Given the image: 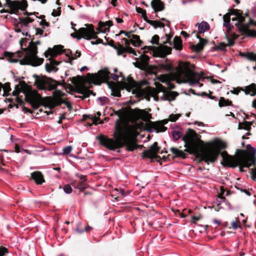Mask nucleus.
<instances>
[{
	"label": "nucleus",
	"mask_w": 256,
	"mask_h": 256,
	"mask_svg": "<svg viewBox=\"0 0 256 256\" xmlns=\"http://www.w3.org/2000/svg\"><path fill=\"white\" fill-rule=\"evenodd\" d=\"M140 62H136V66L143 69L146 67V62L149 60V57L146 55L142 54L140 56Z\"/></svg>",
	"instance_id": "a878e982"
},
{
	"label": "nucleus",
	"mask_w": 256,
	"mask_h": 256,
	"mask_svg": "<svg viewBox=\"0 0 256 256\" xmlns=\"http://www.w3.org/2000/svg\"><path fill=\"white\" fill-rule=\"evenodd\" d=\"M172 136L174 140H178L182 136V133L179 130H174L172 132Z\"/></svg>",
	"instance_id": "4c0bfd02"
},
{
	"label": "nucleus",
	"mask_w": 256,
	"mask_h": 256,
	"mask_svg": "<svg viewBox=\"0 0 256 256\" xmlns=\"http://www.w3.org/2000/svg\"><path fill=\"white\" fill-rule=\"evenodd\" d=\"M78 93L82 94L84 98L89 97L90 94L94 96L96 94L94 92L84 86H80L78 88Z\"/></svg>",
	"instance_id": "b1692460"
},
{
	"label": "nucleus",
	"mask_w": 256,
	"mask_h": 256,
	"mask_svg": "<svg viewBox=\"0 0 256 256\" xmlns=\"http://www.w3.org/2000/svg\"><path fill=\"white\" fill-rule=\"evenodd\" d=\"M20 22L22 25L26 27L29 23L33 22L34 20L30 17H26L24 18H19Z\"/></svg>",
	"instance_id": "473e14b6"
},
{
	"label": "nucleus",
	"mask_w": 256,
	"mask_h": 256,
	"mask_svg": "<svg viewBox=\"0 0 256 256\" xmlns=\"http://www.w3.org/2000/svg\"><path fill=\"white\" fill-rule=\"evenodd\" d=\"M98 100L100 102V105L103 106L104 104V102L107 100L108 98L106 96H102L98 98Z\"/></svg>",
	"instance_id": "8fccbe9b"
},
{
	"label": "nucleus",
	"mask_w": 256,
	"mask_h": 256,
	"mask_svg": "<svg viewBox=\"0 0 256 256\" xmlns=\"http://www.w3.org/2000/svg\"><path fill=\"white\" fill-rule=\"evenodd\" d=\"M23 92L24 94L26 101L32 104L34 108H38V106H34L35 101L40 96L37 92L36 90H24Z\"/></svg>",
	"instance_id": "dca6fc26"
},
{
	"label": "nucleus",
	"mask_w": 256,
	"mask_h": 256,
	"mask_svg": "<svg viewBox=\"0 0 256 256\" xmlns=\"http://www.w3.org/2000/svg\"><path fill=\"white\" fill-rule=\"evenodd\" d=\"M234 10H238V11H239L240 12V14L242 16V17L244 16V18L248 16V13H245L244 15L242 14V12L240 10H230V14L231 15H233L235 17L234 18H232V21H234L235 20H236L238 21V20L236 18V16L234 14Z\"/></svg>",
	"instance_id": "58836bf2"
},
{
	"label": "nucleus",
	"mask_w": 256,
	"mask_h": 256,
	"mask_svg": "<svg viewBox=\"0 0 256 256\" xmlns=\"http://www.w3.org/2000/svg\"><path fill=\"white\" fill-rule=\"evenodd\" d=\"M6 0L10 8V14H16L19 10H24L28 6L26 0H22V2L12 1L11 0Z\"/></svg>",
	"instance_id": "4468645a"
},
{
	"label": "nucleus",
	"mask_w": 256,
	"mask_h": 256,
	"mask_svg": "<svg viewBox=\"0 0 256 256\" xmlns=\"http://www.w3.org/2000/svg\"><path fill=\"white\" fill-rule=\"evenodd\" d=\"M63 46H56L53 48H48V50L44 53L46 58L49 56L50 63H46L45 64L46 70L48 72L52 71L56 72L58 69L56 66L58 65L60 62L56 61L53 58V57L56 56L58 54L60 53L62 50Z\"/></svg>",
	"instance_id": "6e6552de"
},
{
	"label": "nucleus",
	"mask_w": 256,
	"mask_h": 256,
	"mask_svg": "<svg viewBox=\"0 0 256 256\" xmlns=\"http://www.w3.org/2000/svg\"><path fill=\"white\" fill-rule=\"evenodd\" d=\"M234 14L236 16L238 22L235 24L240 32L244 33L248 36L256 37V30H250L248 24H243L244 16L240 14L238 10H234Z\"/></svg>",
	"instance_id": "9b49d317"
},
{
	"label": "nucleus",
	"mask_w": 256,
	"mask_h": 256,
	"mask_svg": "<svg viewBox=\"0 0 256 256\" xmlns=\"http://www.w3.org/2000/svg\"><path fill=\"white\" fill-rule=\"evenodd\" d=\"M135 113L137 116L144 120L146 122H150L152 124L153 131L156 133L159 132H164L166 130V128L164 126L168 122V120H164L156 122H152L150 121L152 118L151 115L144 110L135 109Z\"/></svg>",
	"instance_id": "423d86ee"
},
{
	"label": "nucleus",
	"mask_w": 256,
	"mask_h": 256,
	"mask_svg": "<svg viewBox=\"0 0 256 256\" xmlns=\"http://www.w3.org/2000/svg\"><path fill=\"white\" fill-rule=\"evenodd\" d=\"M156 89L155 90V94H156L158 93H159L160 92H162L163 94H164V92L165 91V88L164 87L162 84L160 83L156 82Z\"/></svg>",
	"instance_id": "e433bc0d"
},
{
	"label": "nucleus",
	"mask_w": 256,
	"mask_h": 256,
	"mask_svg": "<svg viewBox=\"0 0 256 256\" xmlns=\"http://www.w3.org/2000/svg\"><path fill=\"white\" fill-rule=\"evenodd\" d=\"M81 224H82V223L80 222H79L78 223V224L76 228V230H76V234H82L84 232H90V231L92 230V228L91 226H86L84 228L80 230L78 228V226L80 225Z\"/></svg>",
	"instance_id": "2f4dec72"
},
{
	"label": "nucleus",
	"mask_w": 256,
	"mask_h": 256,
	"mask_svg": "<svg viewBox=\"0 0 256 256\" xmlns=\"http://www.w3.org/2000/svg\"><path fill=\"white\" fill-rule=\"evenodd\" d=\"M218 105L220 107L230 106L232 105V102L221 97L219 100Z\"/></svg>",
	"instance_id": "f704fd0d"
},
{
	"label": "nucleus",
	"mask_w": 256,
	"mask_h": 256,
	"mask_svg": "<svg viewBox=\"0 0 256 256\" xmlns=\"http://www.w3.org/2000/svg\"><path fill=\"white\" fill-rule=\"evenodd\" d=\"M136 12L138 13H141L142 15L146 14V10L140 8H136Z\"/></svg>",
	"instance_id": "5fc2aeb1"
},
{
	"label": "nucleus",
	"mask_w": 256,
	"mask_h": 256,
	"mask_svg": "<svg viewBox=\"0 0 256 256\" xmlns=\"http://www.w3.org/2000/svg\"><path fill=\"white\" fill-rule=\"evenodd\" d=\"M31 178L37 184H41L44 182L42 172L38 171L32 172L31 174Z\"/></svg>",
	"instance_id": "6ab92c4d"
},
{
	"label": "nucleus",
	"mask_w": 256,
	"mask_h": 256,
	"mask_svg": "<svg viewBox=\"0 0 256 256\" xmlns=\"http://www.w3.org/2000/svg\"><path fill=\"white\" fill-rule=\"evenodd\" d=\"M152 8L156 11H162L164 8V4L160 0H153L151 2Z\"/></svg>",
	"instance_id": "5701e85b"
},
{
	"label": "nucleus",
	"mask_w": 256,
	"mask_h": 256,
	"mask_svg": "<svg viewBox=\"0 0 256 256\" xmlns=\"http://www.w3.org/2000/svg\"><path fill=\"white\" fill-rule=\"evenodd\" d=\"M109 44H110V46H111L113 48H114L115 50H116V49H117V47H118V46L114 44V42H113V41L110 42L109 43Z\"/></svg>",
	"instance_id": "774afa93"
},
{
	"label": "nucleus",
	"mask_w": 256,
	"mask_h": 256,
	"mask_svg": "<svg viewBox=\"0 0 256 256\" xmlns=\"http://www.w3.org/2000/svg\"><path fill=\"white\" fill-rule=\"evenodd\" d=\"M127 82L128 84V86L126 88V90L128 92H130V89L132 88H134L136 86V82L132 78L128 76L127 78Z\"/></svg>",
	"instance_id": "7c9ffc66"
},
{
	"label": "nucleus",
	"mask_w": 256,
	"mask_h": 256,
	"mask_svg": "<svg viewBox=\"0 0 256 256\" xmlns=\"http://www.w3.org/2000/svg\"><path fill=\"white\" fill-rule=\"evenodd\" d=\"M8 60L10 62H12V63H14V62H18V59H16V58H8Z\"/></svg>",
	"instance_id": "bf43d9fd"
},
{
	"label": "nucleus",
	"mask_w": 256,
	"mask_h": 256,
	"mask_svg": "<svg viewBox=\"0 0 256 256\" xmlns=\"http://www.w3.org/2000/svg\"><path fill=\"white\" fill-rule=\"evenodd\" d=\"M167 84H168V88H170V90H172V89H173L174 88V84H172L170 82H168Z\"/></svg>",
	"instance_id": "0e129e2a"
},
{
	"label": "nucleus",
	"mask_w": 256,
	"mask_h": 256,
	"mask_svg": "<svg viewBox=\"0 0 256 256\" xmlns=\"http://www.w3.org/2000/svg\"><path fill=\"white\" fill-rule=\"evenodd\" d=\"M223 25L226 28V32H229L232 28L230 24V14H227L223 16Z\"/></svg>",
	"instance_id": "cd10ccee"
},
{
	"label": "nucleus",
	"mask_w": 256,
	"mask_h": 256,
	"mask_svg": "<svg viewBox=\"0 0 256 256\" xmlns=\"http://www.w3.org/2000/svg\"><path fill=\"white\" fill-rule=\"evenodd\" d=\"M160 148L158 146V143L155 142L152 144L149 148L144 150L142 153L143 158H148L153 159L157 156V153Z\"/></svg>",
	"instance_id": "2eb2a0df"
},
{
	"label": "nucleus",
	"mask_w": 256,
	"mask_h": 256,
	"mask_svg": "<svg viewBox=\"0 0 256 256\" xmlns=\"http://www.w3.org/2000/svg\"><path fill=\"white\" fill-rule=\"evenodd\" d=\"M144 20L148 24L153 26L155 28H164L165 25L162 22L158 20H152L148 19L146 14L142 15Z\"/></svg>",
	"instance_id": "412c9836"
},
{
	"label": "nucleus",
	"mask_w": 256,
	"mask_h": 256,
	"mask_svg": "<svg viewBox=\"0 0 256 256\" xmlns=\"http://www.w3.org/2000/svg\"><path fill=\"white\" fill-rule=\"evenodd\" d=\"M26 87V84L24 82H20L19 84L16 85L14 87V90L12 92L14 96H18V94Z\"/></svg>",
	"instance_id": "393cba45"
},
{
	"label": "nucleus",
	"mask_w": 256,
	"mask_h": 256,
	"mask_svg": "<svg viewBox=\"0 0 256 256\" xmlns=\"http://www.w3.org/2000/svg\"><path fill=\"white\" fill-rule=\"evenodd\" d=\"M240 89L236 88H234L232 90H231L230 92H232V94H238V93L240 92Z\"/></svg>",
	"instance_id": "13d9d810"
},
{
	"label": "nucleus",
	"mask_w": 256,
	"mask_h": 256,
	"mask_svg": "<svg viewBox=\"0 0 256 256\" xmlns=\"http://www.w3.org/2000/svg\"><path fill=\"white\" fill-rule=\"evenodd\" d=\"M221 156L223 161L226 164L230 167L234 168L237 166H239V169L240 172H243L242 168L244 167L247 168L243 164H240L239 162V156L238 155L236 158L230 156L226 152H222L221 153Z\"/></svg>",
	"instance_id": "f8f14e48"
},
{
	"label": "nucleus",
	"mask_w": 256,
	"mask_h": 256,
	"mask_svg": "<svg viewBox=\"0 0 256 256\" xmlns=\"http://www.w3.org/2000/svg\"><path fill=\"white\" fill-rule=\"evenodd\" d=\"M170 150L172 152L173 154H174L176 156H179L182 158H185V154L182 150H179L178 149L174 148H171Z\"/></svg>",
	"instance_id": "c756f323"
},
{
	"label": "nucleus",
	"mask_w": 256,
	"mask_h": 256,
	"mask_svg": "<svg viewBox=\"0 0 256 256\" xmlns=\"http://www.w3.org/2000/svg\"><path fill=\"white\" fill-rule=\"evenodd\" d=\"M116 128L118 132L116 134H114V140L101 135L97 137L100 144L112 150L121 148L124 146H126L128 151L132 152L136 150V145L132 137L137 134L136 130L132 126H126L123 130L118 126Z\"/></svg>",
	"instance_id": "f257e3e1"
},
{
	"label": "nucleus",
	"mask_w": 256,
	"mask_h": 256,
	"mask_svg": "<svg viewBox=\"0 0 256 256\" xmlns=\"http://www.w3.org/2000/svg\"><path fill=\"white\" fill-rule=\"evenodd\" d=\"M226 44L224 43H220L216 47V49L220 50H226Z\"/></svg>",
	"instance_id": "09e8293b"
},
{
	"label": "nucleus",
	"mask_w": 256,
	"mask_h": 256,
	"mask_svg": "<svg viewBox=\"0 0 256 256\" xmlns=\"http://www.w3.org/2000/svg\"><path fill=\"white\" fill-rule=\"evenodd\" d=\"M70 59L74 60L78 58H79L80 56V52L78 51H76V52H70Z\"/></svg>",
	"instance_id": "ea45409f"
},
{
	"label": "nucleus",
	"mask_w": 256,
	"mask_h": 256,
	"mask_svg": "<svg viewBox=\"0 0 256 256\" xmlns=\"http://www.w3.org/2000/svg\"><path fill=\"white\" fill-rule=\"evenodd\" d=\"M219 146L221 149H224L226 147V144L223 142H220L219 144Z\"/></svg>",
	"instance_id": "e2e57ef3"
},
{
	"label": "nucleus",
	"mask_w": 256,
	"mask_h": 256,
	"mask_svg": "<svg viewBox=\"0 0 256 256\" xmlns=\"http://www.w3.org/2000/svg\"><path fill=\"white\" fill-rule=\"evenodd\" d=\"M37 47L34 44H30L26 56L20 60L22 65H32L34 66L41 64L44 61L42 58H38L37 54Z\"/></svg>",
	"instance_id": "39448f33"
},
{
	"label": "nucleus",
	"mask_w": 256,
	"mask_h": 256,
	"mask_svg": "<svg viewBox=\"0 0 256 256\" xmlns=\"http://www.w3.org/2000/svg\"><path fill=\"white\" fill-rule=\"evenodd\" d=\"M231 226L234 230H236L238 228L240 227L236 222V220L233 221L232 222Z\"/></svg>",
	"instance_id": "3c124183"
},
{
	"label": "nucleus",
	"mask_w": 256,
	"mask_h": 256,
	"mask_svg": "<svg viewBox=\"0 0 256 256\" xmlns=\"http://www.w3.org/2000/svg\"><path fill=\"white\" fill-rule=\"evenodd\" d=\"M242 56L250 60L256 61V54L253 52H248Z\"/></svg>",
	"instance_id": "c9c22d12"
},
{
	"label": "nucleus",
	"mask_w": 256,
	"mask_h": 256,
	"mask_svg": "<svg viewBox=\"0 0 256 256\" xmlns=\"http://www.w3.org/2000/svg\"><path fill=\"white\" fill-rule=\"evenodd\" d=\"M110 72L107 68H104L100 70L94 78L97 79L100 82H107L110 80Z\"/></svg>",
	"instance_id": "f3484780"
},
{
	"label": "nucleus",
	"mask_w": 256,
	"mask_h": 256,
	"mask_svg": "<svg viewBox=\"0 0 256 256\" xmlns=\"http://www.w3.org/2000/svg\"><path fill=\"white\" fill-rule=\"evenodd\" d=\"M90 43L92 44V45H94V44H100V43H102V40L100 39H98V38L95 41H91L90 42Z\"/></svg>",
	"instance_id": "6e6d98bb"
},
{
	"label": "nucleus",
	"mask_w": 256,
	"mask_h": 256,
	"mask_svg": "<svg viewBox=\"0 0 256 256\" xmlns=\"http://www.w3.org/2000/svg\"><path fill=\"white\" fill-rule=\"evenodd\" d=\"M117 52V54L118 55H120L122 54L125 51L124 48L122 47L121 45H120L119 46L117 47V49H116Z\"/></svg>",
	"instance_id": "49530a36"
},
{
	"label": "nucleus",
	"mask_w": 256,
	"mask_h": 256,
	"mask_svg": "<svg viewBox=\"0 0 256 256\" xmlns=\"http://www.w3.org/2000/svg\"><path fill=\"white\" fill-rule=\"evenodd\" d=\"M100 116L101 113L100 112H98L95 114L94 116L92 118L94 124H96L99 122V118Z\"/></svg>",
	"instance_id": "a19ab883"
},
{
	"label": "nucleus",
	"mask_w": 256,
	"mask_h": 256,
	"mask_svg": "<svg viewBox=\"0 0 256 256\" xmlns=\"http://www.w3.org/2000/svg\"><path fill=\"white\" fill-rule=\"evenodd\" d=\"M72 147L71 146H68L64 147L62 150V154H68L72 151Z\"/></svg>",
	"instance_id": "37998d69"
},
{
	"label": "nucleus",
	"mask_w": 256,
	"mask_h": 256,
	"mask_svg": "<svg viewBox=\"0 0 256 256\" xmlns=\"http://www.w3.org/2000/svg\"><path fill=\"white\" fill-rule=\"evenodd\" d=\"M196 37L199 39V42L196 44L192 45V48L194 52H200L203 49L204 46L206 44V41L200 38L198 35H196Z\"/></svg>",
	"instance_id": "aec40b11"
},
{
	"label": "nucleus",
	"mask_w": 256,
	"mask_h": 256,
	"mask_svg": "<svg viewBox=\"0 0 256 256\" xmlns=\"http://www.w3.org/2000/svg\"><path fill=\"white\" fill-rule=\"evenodd\" d=\"M180 34L184 38H188L189 36V35L184 31H182Z\"/></svg>",
	"instance_id": "338daca9"
},
{
	"label": "nucleus",
	"mask_w": 256,
	"mask_h": 256,
	"mask_svg": "<svg viewBox=\"0 0 256 256\" xmlns=\"http://www.w3.org/2000/svg\"><path fill=\"white\" fill-rule=\"evenodd\" d=\"M177 82L180 83H188L190 86L200 87V82L202 79L200 74L194 72L190 68L188 63H180L178 69L175 74Z\"/></svg>",
	"instance_id": "f03ea898"
},
{
	"label": "nucleus",
	"mask_w": 256,
	"mask_h": 256,
	"mask_svg": "<svg viewBox=\"0 0 256 256\" xmlns=\"http://www.w3.org/2000/svg\"><path fill=\"white\" fill-rule=\"evenodd\" d=\"M210 27L209 24L206 22L202 21L198 24V32L200 34H204L206 31L209 30Z\"/></svg>",
	"instance_id": "bb28decb"
},
{
	"label": "nucleus",
	"mask_w": 256,
	"mask_h": 256,
	"mask_svg": "<svg viewBox=\"0 0 256 256\" xmlns=\"http://www.w3.org/2000/svg\"><path fill=\"white\" fill-rule=\"evenodd\" d=\"M112 76V78L114 80H117L118 78V76L117 74H112L111 75Z\"/></svg>",
	"instance_id": "69168bd1"
},
{
	"label": "nucleus",
	"mask_w": 256,
	"mask_h": 256,
	"mask_svg": "<svg viewBox=\"0 0 256 256\" xmlns=\"http://www.w3.org/2000/svg\"><path fill=\"white\" fill-rule=\"evenodd\" d=\"M112 25V22L110 20L105 22H100L98 23V28L97 30L100 32L106 33L109 31V28Z\"/></svg>",
	"instance_id": "a211bd4d"
},
{
	"label": "nucleus",
	"mask_w": 256,
	"mask_h": 256,
	"mask_svg": "<svg viewBox=\"0 0 256 256\" xmlns=\"http://www.w3.org/2000/svg\"><path fill=\"white\" fill-rule=\"evenodd\" d=\"M174 48L180 50L182 48V42L180 38L176 36L174 39Z\"/></svg>",
	"instance_id": "c85d7f7f"
},
{
	"label": "nucleus",
	"mask_w": 256,
	"mask_h": 256,
	"mask_svg": "<svg viewBox=\"0 0 256 256\" xmlns=\"http://www.w3.org/2000/svg\"><path fill=\"white\" fill-rule=\"evenodd\" d=\"M122 34H124L127 37H128V38L130 37L129 34L128 32H126L124 30H121L119 34H118L117 36H120Z\"/></svg>",
	"instance_id": "052dcab7"
},
{
	"label": "nucleus",
	"mask_w": 256,
	"mask_h": 256,
	"mask_svg": "<svg viewBox=\"0 0 256 256\" xmlns=\"http://www.w3.org/2000/svg\"><path fill=\"white\" fill-rule=\"evenodd\" d=\"M33 77L34 78L35 85L40 90H52L59 84L56 80L44 76H40L35 74L33 75Z\"/></svg>",
	"instance_id": "0eeeda50"
},
{
	"label": "nucleus",
	"mask_w": 256,
	"mask_h": 256,
	"mask_svg": "<svg viewBox=\"0 0 256 256\" xmlns=\"http://www.w3.org/2000/svg\"><path fill=\"white\" fill-rule=\"evenodd\" d=\"M86 27L80 28L76 34H72L71 36L76 38L78 40L82 38L90 40L92 38H97V34L98 32L94 30V26L92 24H86Z\"/></svg>",
	"instance_id": "1a4fd4ad"
},
{
	"label": "nucleus",
	"mask_w": 256,
	"mask_h": 256,
	"mask_svg": "<svg viewBox=\"0 0 256 256\" xmlns=\"http://www.w3.org/2000/svg\"><path fill=\"white\" fill-rule=\"evenodd\" d=\"M182 139L184 142L186 148H190L194 151L197 150L200 140L198 138L194 130L188 129Z\"/></svg>",
	"instance_id": "9d476101"
},
{
	"label": "nucleus",
	"mask_w": 256,
	"mask_h": 256,
	"mask_svg": "<svg viewBox=\"0 0 256 256\" xmlns=\"http://www.w3.org/2000/svg\"><path fill=\"white\" fill-rule=\"evenodd\" d=\"M247 150L237 149L236 153L239 156V162L246 167H250L256 162V149L250 144L246 146Z\"/></svg>",
	"instance_id": "20e7f679"
},
{
	"label": "nucleus",
	"mask_w": 256,
	"mask_h": 256,
	"mask_svg": "<svg viewBox=\"0 0 256 256\" xmlns=\"http://www.w3.org/2000/svg\"><path fill=\"white\" fill-rule=\"evenodd\" d=\"M166 40L163 42L162 43H159V36L158 35H154L152 38L150 42L152 44L159 45L158 46L156 47L154 46H149L148 47V49L152 50L153 56L156 57L164 58L167 54L170 53L171 48L166 46L165 44H169L171 45V42L170 40L171 38V36L168 34H166Z\"/></svg>",
	"instance_id": "7ed1b4c3"
},
{
	"label": "nucleus",
	"mask_w": 256,
	"mask_h": 256,
	"mask_svg": "<svg viewBox=\"0 0 256 256\" xmlns=\"http://www.w3.org/2000/svg\"><path fill=\"white\" fill-rule=\"evenodd\" d=\"M180 116V114H172L169 116V120L172 122H175Z\"/></svg>",
	"instance_id": "c03bdc74"
},
{
	"label": "nucleus",
	"mask_w": 256,
	"mask_h": 256,
	"mask_svg": "<svg viewBox=\"0 0 256 256\" xmlns=\"http://www.w3.org/2000/svg\"><path fill=\"white\" fill-rule=\"evenodd\" d=\"M131 42L134 46H139L140 44V38L137 35H132V38L130 40Z\"/></svg>",
	"instance_id": "72a5a7b5"
},
{
	"label": "nucleus",
	"mask_w": 256,
	"mask_h": 256,
	"mask_svg": "<svg viewBox=\"0 0 256 256\" xmlns=\"http://www.w3.org/2000/svg\"><path fill=\"white\" fill-rule=\"evenodd\" d=\"M61 10L60 7L58 8L57 10H54L52 13V15L53 16H59L60 14Z\"/></svg>",
	"instance_id": "de8ad7c7"
},
{
	"label": "nucleus",
	"mask_w": 256,
	"mask_h": 256,
	"mask_svg": "<svg viewBox=\"0 0 256 256\" xmlns=\"http://www.w3.org/2000/svg\"><path fill=\"white\" fill-rule=\"evenodd\" d=\"M36 34H39L42 36L43 34L44 30L40 28H36Z\"/></svg>",
	"instance_id": "864d4df0"
},
{
	"label": "nucleus",
	"mask_w": 256,
	"mask_h": 256,
	"mask_svg": "<svg viewBox=\"0 0 256 256\" xmlns=\"http://www.w3.org/2000/svg\"><path fill=\"white\" fill-rule=\"evenodd\" d=\"M252 177L253 179L256 178V168L252 170Z\"/></svg>",
	"instance_id": "4d7b16f0"
},
{
	"label": "nucleus",
	"mask_w": 256,
	"mask_h": 256,
	"mask_svg": "<svg viewBox=\"0 0 256 256\" xmlns=\"http://www.w3.org/2000/svg\"><path fill=\"white\" fill-rule=\"evenodd\" d=\"M63 190L64 192L66 194H70L72 192V188L68 184L65 185L63 188Z\"/></svg>",
	"instance_id": "79ce46f5"
},
{
	"label": "nucleus",
	"mask_w": 256,
	"mask_h": 256,
	"mask_svg": "<svg viewBox=\"0 0 256 256\" xmlns=\"http://www.w3.org/2000/svg\"><path fill=\"white\" fill-rule=\"evenodd\" d=\"M244 91L246 94H250L252 96L256 95V84H252L248 86L245 87L244 90L242 89Z\"/></svg>",
	"instance_id": "4be33fe9"
},
{
	"label": "nucleus",
	"mask_w": 256,
	"mask_h": 256,
	"mask_svg": "<svg viewBox=\"0 0 256 256\" xmlns=\"http://www.w3.org/2000/svg\"><path fill=\"white\" fill-rule=\"evenodd\" d=\"M194 124H197L199 126H204V124L202 122L196 121L194 122Z\"/></svg>",
	"instance_id": "680f3d73"
},
{
	"label": "nucleus",
	"mask_w": 256,
	"mask_h": 256,
	"mask_svg": "<svg viewBox=\"0 0 256 256\" xmlns=\"http://www.w3.org/2000/svg\"><path fill=\"white\" fill-rule=\"evenodd\" d=\"M220 153V150L217 148H212L204 150L202 152V160L208 164L214 162Z\"/></svg>",
	"instance_id": "ddd939ff"
},
{
	"label": "nucleus",
	"mask_w": 256,
	"mask_h": 256,
	"mask_svg": "<svg viewBox=\"0 0 256 256\" xmlns=\"http://www.w3.org/2000/svg\"><path fill=\"white\" fill-rule=\"evenodd\" d=\"M8 252V250L6 248L0 246V256H4Z\"/></svg>",
	"instance_id": "a18cd8bd"
},
{
	"label": "nucleus",
	"mask_w": 256,
	"mask_h": 256,
	"mask_svg": "<svg viewBox=\"0 0 256 256\" xmlns=\"http://www.w3.org/2000/svg\"><path fill=\"white\" fill-rule=\"evenodd\" d=\"M40 24L43 27L49 26L48 23L46 20H42L40 22Z\"/></svg>",
	"instance_id": "603ef678"
}]
</instances>
